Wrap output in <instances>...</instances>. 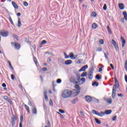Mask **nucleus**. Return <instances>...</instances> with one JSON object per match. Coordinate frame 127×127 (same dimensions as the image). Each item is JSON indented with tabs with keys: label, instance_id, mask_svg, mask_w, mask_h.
<instances>
[{
	"label": "nucleus",
	"instance_id": "nucleus-1",
	"mask_svg": "<svg viewBox=\"0 0 127 127\" xmlns=\"http://www.w3.org/2000/svg\"><path fill=\"white\" fill-rule=\"evenodd\" d=\"M80 94V91L76 90L73 91H71L70 90H64L62 93V97L64 99H67V98H70V97H76L77 95Z\"/></svg>",
	"mask_w": 127,
	"mask_h": 127
},
{
	"label": "nucleus",
	"instance_id": "nucleus-2",
	"mask_svg": "<svg viewBox=\"0 0 127 127\" xmlns=\"http://www.w3.org/2000/svg\"><path fill=\"white\" fill-rule=\"evenodd\" d=\"M92 113L93 114V115H96L97 116H99V117H104L105 115H110V114L112 113V110H106L104 112H101L100 113L95 110H92Z\"/></svg>",
	"mask_w": 127,
	"mask_h": 127
},
{
	"label": "nucleus",
	"instance_id": "nucleus-3",
	"mask_svg": "<svg viewBox=\"0 0 127 127\" xmlns=\"http://www.w3.org/2000/svg\"><path fill=\"white\" fill-rule=\"evenodd\" d=\"M80 76H71L69 78V81L73 84L80 83Z\"/></svg>",
	"mask_w": 127,
	"mask_h": 127
},
{
	"label": "nucleus",
	"instance_id": "nucleus-4",
	"mask_svg": "<svg viewBox=\"0 0 127 127\" xmlns=\"http://www.w3.org/2000/svg\"><path fill=\"white\" fill-rule=\"evenodd\" d=\"M112 44H113L116 50L117 51H119V46L118 45V44H117V42H116V41L113 39L112 40Z\"/></svg>",
	"mask_w": 127,
	"mask_h": 127
},
{
	"label": "nucleus",
	"instance_id": "nucleus-5",
	"mask_svg": "<svg viewBox=\"0 0 127 127\" xmlns=\"http://www.w3.org/2000/svg\"><path fill=\"white\" fill-rule=\"evenodd\" d=\"M0 34L3 37H7V36H8V32L7 31L0 32Z\"/></svg>",
	"mask_w": 127,
	"mask_h": 127
},
{
	"label": "nucleus",
	"instance_id": "nucleus-6",
	"mask_svg": "<svg viewBox=\"0 0 127 127\" xmlns=\"http://www.w3.org/2000/svg\"><path fill=\"white\" fill-rule=\"evenodd\" d=\"M3 99L5 100L10 105H12V101H11V100H10L8 96H3Z\"/></svg>",
	"mask_w": 127,
	"mask_h": 127
},
{
	"label": "nucleus",
	"instance_id": "nucleus-7",
	"mask_svg": "<svg viewBox=\"0 0 127 127\" xmlns=\"http://www.w3.org/2000/svg\"><path fill=\"white\" fill-rule=\"evenodd\" d=\"M115 85L113 86V89L116 90V89L119 88V82L117 80V78L115 77Z\"/></svg>",
	"mask_w": 127,
	"mask_h": 127
},
{
	"label": "nucleus",
	"instance_id": "nucleus-8",
	"mask_svg": "<svg viewBox=\"0 0 127 127\" xmlns=\"http://www.w3.org/2000/svg\"><path fill=\"white\" fill-rule=\"evenodd\" d=\"M17 119L15 116H14L11 118V124H12V127H14V126H15V121H16Z\"/></svg>",
	"mask_w": 127,
	"mask_h": 127
},
{
	"label": "nucleus",
	"instance_id": "nucleus-9",
	"mask_svg": "<svg viewBox=\"0 0 127 127\" xmlns=\"http://www.w3.org/2000/svg\"><path fill=\"white\" fill-rule=\"evenodd\" d=\"M88 77L89 80H92V79H93V71L92 70L89 71Z\"/></svg>",
	"mask_w": 127,
	"mask_h": 127
},
{
	"label": "nucleus",
	"instance_id": "nucleus-10",
	"mask_svg": "<svg viewBox=\"0 0 127 127\" xmlns=\"http://www.w3.org/2000/svg\"><path fill=\"white\" fill-rule=\"evenodd\" d=\"M88 68V65H85L82 66L79 70V72H81V71H86V69Z\"/></svg>",
	"mask_w": 127,
	"mask_h": 127
},
{
	"label": "nucleus",
	"instance_id": "nucleus-11",
	"mask_svg": "<svg viewBox=\"0 0 127 127\" xmlns=\"http://www.w3.org/2000/svg\"><path fill=\"white\" fill-rule=\"evenodd\" d=\"M85 100L87 103H91L92 102V98L89 96H85Z\"/></svg>",
	"mask_w": 127,
	"mask_h": 127
},
{
	"label": "nucleus",
	"instance_id": "nucleus-12",
	"mask_svg": "<svg viewBox=\"0 0 127 127\" xmlns=\"http://www.w3.org/2000/svg\"><path fill=\"white\" fill-rule=\"evenodd\" d=\"M118 6L120 9L123 10V9H125V5L123 3H120L118 4Z\"/></svg>",
	"mask_w": 127,
	"mask_h": 127
},
{
	"label": "nucleus",
	"instance_id": "nucleus-13",
	"mask_svg": "<svg viewBox=\"0 0 127 127\" xmlns=\"http://www.w3.org/2000/svg\"><path fill=\"white\" fill-rule=\"evenodd\" d=\"M72 60H66L64 62V64L65 65H70L72 64Z\"/></svg>",
	"mask_w": 127,
	"mask_h": 127
},
{
	"label": "nucleus",
	"instance_id": "nucleus-14",
	"mask_svg": "<svg viewBox=\"0 0 127 127\" xmlns=\"http://www.w3.org/2000/svg\"><path fill=\"white\" fill-rule=\"evenodd\" d=\"M121 39L122 42V47H124L125 45H126V40L123 37H121Z\"/></svg>",
	"mask_w": 127,
	"mask_h": 127
},
{
	"label": "nucleus",
	"instance_id": "nucleus-15",
	"mask_svg": "<svg viewBox=\"0 0 127 127\" xmlns=\"http://www.w3.org/2000/svg\"><path fill=\"white\" fill-rule=\"evenodd\" d=\"M116 89H113L112 94L113 99H115V98H116Z\"/></svg>",
	"mask_w": 127,
	"mask_h": 127
},
{
	"label": "nucleus",
	"instance_id": "nucleus-16",
	"mask_svg": "<svg viewBox=\"0 0 127 127\" xmlns=\"http://www.w3.org/2000/svg\"><path fill=\"white\" fill-rule=\"evenodd\" d=\"M15 44V49H19L20 48V44H15V43H13Z\"/></svg>",
	"mask_w": 127,
	"mask_h": 127
},
{
	"label": "nucleus",
	"instance_id": "nucleus-17",
	"mask_svg": "<svg viewBox=\"0 0 127 127\" xmlns=\"http://www.w3.org/2000/svg\"><path fill=\"white\" fill-rule=\"evenodd\" d=\"M105 101L106 102H107V103H108V104H112V103L113 102V101L112 100V98L105 99Z\"/></svg>",
	"mask_w": 127,
	"mask_h": 127
},
{
	"label": "nucleus",
	"instance_id": "nucleus-18",
	"mask_svg": "<svg viewBox=\"0 0 127 127\" xmlns=\"http://www.w3.org/2000/svg\"><path fill=\"white\" fill-rule=\"evenodd\" d=\"M12 4L13 6L14 7V8H16V9H17V8H18V5L15 3V2H13V1L12 2Z\"/></svg>",
	"mask_w": 127,
	"mask_h": 127
},
{
	"label": "nucleus",
	"instance_id": "nucleus-19",
	"mask_svg": "<svg viewBox=\"0 0 127 127\" xmlns=\"http://www.w3.org/2000/svg\"><path fill=\"white\" fill-rule=\"evenodd\" d=\"M32 113L34 115H36V114H37V110L36 109V108L35 107H34L32 109Z\"/></svg>",
	"mask_w": 127,
	"mask_h": 127
},
{
	"label": "nucleus",
	"instance_id": "nucleus-20",
	"mask_svg": "<svg viewBox=\"0 0 127 127\" xmlns=\"http://www.w3.org/2000/svg\"><path fill=\"white\" fill-rule=\"evenodd\" d=\"M21 26V21L19 17L18 18V27H20Z\"/></svg>",
	"mask_w": 127,
	"mask_h": 127
},
{
	"label": "nucleus",
	"instance_id": "nucleus-21",
	"mask_svg": "<svg viewBox=\"0 0 127 127\" xmlns=\"http://www.w3.org/2000/svg\"><path fill=\"white\" fill-rule=\"evenodd\" d=\"M98 27V25L96 24L95 23H93L92 25V29H96Z\"/></svg>",
	"mask_w": 127,
	"mask_h": 127
},
{
	"label": "nucleus",
	"instance_id": "nucleus-22",
	"mask_svg": "<svg viewBox=\"0 0 127 127\" xmlns=\"http://www.w3.org/2000/svg\"><path fill=\"white\" fill-rule=\"evenodd\" d=\"M24 106H25L26 110L28 112V113L29 114H30V110H29V107L28 106H27V105H25Z\"/></svg>",
	"mask_w": 127,
	"mask_h": 127
},
{
	"label": "nucleus",
	"instance_id": "nucleus-23",
	"mask_svg": "<svg viewBox=\"0 0 127 127\" xmlns=\"http://www.w3.org/2000/svg\"><path fill=\"white\" fill-rule=\"evenodd\" d=\"M123 15L124 16V18L126 20H127V12L125 11L123 13Z\"/></svg>",
	"mask_w": 127,
	"mask_h": 127
},
{
	"label": "nucleus",
	"instance_id": "nucleus-24",
	"mask_svg": "<svg viewBox=\"0 0 127 127\" xmlns=\"http://www.w3.org/2000/svg\"><path fill=\"white\" fill-rule=\"evenodd\" d=\"M74 87L76 89V90H76L77 92H78V91H79L80 92V90L81 88H80V86H79V85L78 84H76L74 86Z\"/></svg>",
	"mask_w": 127,
	"mask_h": 127
},
{
	"label": "nucleus",
	"instance_id": "nucleus-25",
	"mask_svg": "<svg viewBox=\"0 0 127 127\" xmlns=\"http://www.w3.org/2000/svg\"><path fill=\"white\" fill-rule=\"evenodd\" d=\"M107 30L109 33V34H112V30H111V28H110V26L107 25Z\"/></svg>",
	"mask_w": 127,
	"mask_h": 127
},
{
	"label": "nucleus",
	"instance_id": "nucleus-26",
	"mask_svg": "<svg viewBox=\"0 0 127 127\" xmlns=\"http://www.w3.org/2000/svg\"><path fill=\"white\" fill-rule=\"evenodd\" d=\"M95 121L96 123V124H98V125H101V124H102V123L99 120V119L95 118Z\"/></svg>",
	"mask_w": 127,
	"mask_h": 127
},
{
	"label": "nucleus",
	"instance_id": "nucleus-27",
	"mask_svg": "<svg viewBox=\"0 0 127 127\" xmlns=\"http://www.w3.org/2000/svg\"><path fill=\"white\" fill-rule=\"evenodd\" d=\"M44 95L45 96V100H48V97H47V92L44 91Z\"/></svg>",
	"mask_w": 127,
	"mask_h": 127
},
{
	"label": "nucleus",
	"instance_id": "nucleus-28",
	"mask_svg": "<svg viewBox=\"0 0 127 127\" xmlns=\"http://www.w3.org/2000/svg\"><path fill=\"white\" fill-rule=\"evenodd\" d=\"M95 78L96 79H97V80H101V79H102V78L100 76V74H99L96 75Z\"/></svg>",
	"mask_w": 127,
	"mask_h": 127
},
{
	"label": "nucleus",
	"instance_id": "nucleus-29",
	"mask_svg": "<svg viewBox=\"0 0 127 127\" xmlns=\"http://www.w3.org/2000/svg\"><path fill=\"white\" fill-rule=\"evenodd\" d=\"M75 56H74V54L73 53H70L69 54V57H70V58H74V57Z\"/></svg>",
	"mask_w": 127,
	"mask_h": 127
},
{
	"label": "nucleus",
	"instance_id": "nucleus-30",
	"mask_svg": "<svg viewBox=\"0 0 127 127\" xmlns=\"http://www.w3.org/2000/svg\"><path fill=\"white\" fill-rule=\"evenodd\" d=\"M47 43V41L46 40H43L41 43V45H44V44H46Z\"/></svg>",
	"mask_w": 127,
	"mask_h": 127
},
{
	"label": "nucleus",
	"instance_id": "nucleus-31",
	"mask_svg": "<svg viewBox=\"0 0 127 127\" xmlns=\"http://www.w3.org/2000/svg\"><path fill=\"white\" fill-rule=\"evenodd\" d=\"M8 64H9V67H10L11 69L13 70V67H12V65H11V63H10V61H8Z\"/></svg>",
	"mask_w": 127,
	"mask_h": 127
},
{
	"label": "nucleus",
	"instance_id": "nucleus-32",
	"mask_svg": "<svg viewBox=\"0 0 127 127\" xmlns=\"http://www.w3.org/2000/svg\"><path fill=\"white\" fill-rule=\"evenodd\" d=\"M86 76H87V72H83L81 75V77H86Z\"/></svg>",
	"mask_w": 127,
	"mask_h": 127
},
{
	"label": "nucleus",
	"instance_id": "nucleus-33",
	"mask_svg": "<svg viewBox=\"0 0 127 127\" xmlns=\"http://www.w3.org/2000/svg\"><path fill=\"white\" fill-rule=\"evenodd\" d=\"M91 16H94V17H96L97 16V14H96V12L94 11H93L91 13Z\"/></svg>",
	"mask_w": 127,
	"mask_h": 127
},
{
	"label": "nucleus",
	"instance_id": "nucleus-34",
	"mask_svg": "<svg viewBox=\"0 0 127 127\" xmlns=\"http://www.w3.org/2000/svg\"><path fill=\"white\" fill-rule=\"evenodd\" d=\"M49 104L51 107H53V101L52 99H50Z\"/></svg>",
	"mask_w": 127,
	"mask_h": 127
},
{
	"label": "nucleus",
	"instance_id": "nucleus-35",
	"mask_svg": "<svg viewBox=\"0 0 127 127\" xmlns=\"http://www.w3.org/2000/svg\"><path fill=\"white\" fill-rule=\"evenodd\" d=\"M92 86H99V82L95 81L92 83Z\"/></svg>",
	"mask_w": 127,
	"mask_h": 127
},
{
	"label": "nucleus",
	"instance_id": "nucleus-36",
	"mask_svg": "<svg viewBox=\"0 0 127 127\" xmlns=\"http://www.w3.org/2000/svg\"><path fill=\"white\" fill-rule=\"evenodd\" d=\"M9 21L10 22V23H11V24L12 25H13V21H12V19H11V17H9Z\"/></svg>",
	"mask_w": 127,
	"mask_h": 127
},
{
	"label": "nucleus",
	"instance_id": "nucleus-37",
	"mask_svg": "<svg viewBox=\"0 0 127 127\" xmlns=\"http://www.w3.org/2000/svg\"><path fill=\"white\" fill-rule=\"evenodd\" d=\"M117 116H113L112 117V121H113V122H115V121H116V120H117Z\"/></svg>",
	"mask_w": 127,
	"mask_h": 127
},
{
	"label": "nucleus",
	"instance_id": "nucleus-38",
	"mask_svg": "<svg viewBox=\"0 0 127 127\" xmlns=\"http://www.w3.org/2000/svg\"><path fill=\"white\" fill-rule=\"evenodd\" d=\"M20 123H23V116L21 115L20 117Z\"/></svg>",
	"mask_w": 127,
	"mask_h": 127
},
{
	"label": "nucleus",
	"instance_id": "nucleus-39",
	"mask_svg": "<svg viewBox=\"0 0 127 127\" xmlns=\"http://www.w3.org/2000/svg\"><path fill=\"white\" fill-rule=\"evenodd\" d=\"M125 70L127 71V60L125 62Z\"/></svg>",
	"mask_w": 127,
	"mask_h": 127
},
{
	"label": "nucleus",
	"instance_id": "nucleus-40",
	"mask_svg": "<svg viewBox=\"0 0 127 127\" xmlns=\"http://www.w3.org/2000/svg\"><path fill=\"white\" fill-rule=\"evenodd\" d=\"M64 58L65 59H68V58H69V56H68L66 54V53H64Z\"/></svg>",
	"mask_w": 127,
	"mask_h": 127
},
{
	"label": "nucleus",
	"instance_id": "nucleus-41",
	"mask_svg": "<svg viewBox=\"0 0 127 127\" xmlns=\"http://www.w3.org/2000/svg\"><path fill=\"white\" fill-rule=\"evenodd\" d=\"M80 81L85 83V82H86V78H85V77H82L80 79Z\"/></svg>",
	"mask_w": 127,
	"mask_h": 127
},
{
	"label": "nucleus",
	"instance_id": "nucleus-42",
	"mask_svg": "<svg viewBox=\"0 0 127 127\" xmlns=\"http://www.w3.org/2000/svg\"><path fill=\"white\" fill-rule=\"evenodd\" d=\"M59 112H60V113H61V114H65V111H64V110L62 109H59Z\"/></svg>",
	"mask_w": 127,
	"mask_h": 127
},
{
	"label": "nucleus",
	"instance_id": "nucleus-43",
	"mask_svg": "<svg viewBox=\"0 0 127 127\" xmlns=\"http://www.w3.org/2000/svg\"><path fill=\"white\" fill-rule=\"evenodd\" d=\"M45 127H51V124H50V122L48 121V126H46Z\"/></svg>",
	"mask_w": 127,
	"mask_h": 127
},
{
	"label": "nucleus",
	"instance_id": "nucleus-44",
	"mask_svg": "<svg viewBox=\"0 0 127 127\" xmlns=\"http://www.w3.org/2000/svg\"><path fill=\"white\" fill-rule=\"evenodd\" d=\"M23 4H24V6H28V3H27V2H26V1H24Z\"/></svg>",
	"mask_w": 127,
	"mask_h": 127
},
{
	"label": "nucleus",
	"instance_id": "nucleus-45",
	"mask_svg": "<svg viewBox=\"0 0 127 127\" xmlns=\"http://www.w3.org/2000/svg\"><path fill=\"white\" fill-rule=\"evenodd\" d=\"M58 115H60V118H61V119H64V116L62 115V114H61L60 113H59V112H58Z\"/></svg>",
	"mask_w": 127,
	"mask_h": 127
},
{
	"label": "nucleus",
	"instance_id": "nucleus-46",
	"mask_svg": "<svg viewBox=\"0 0 127 127\" xmlns=\"http://www.w3.org/2000/svg\"><path fill=\"white\" fill-rule=\"evenodd\" d=\"M103 9L104 10H107V4H104Z\"/></svg>",
	"mask_w": 127,
	"mask_h": 127
},
{
	"label": "nucleus",
	"instance_id": "nucleus-47",
	"mask_svg": "<svg viewBox=\"0 0 127 127\" xmlns=\"http://www.w3.org/2000/svg\"><path fill=\"white\" fill-rule=\"evenodd\" d=\"M99 42L102 45L104 44V40H103V39H100Z\"/></svg>",
	"mask_w": 127,
	"mask_h": 127
},
{
	"label": "nucleus",
	"instance_id": "nucleus-48",
	"mask_svg": "<svg viewBox=\"0 0 127 127\" xmlns=\"http://www.w3.org/2000/svg\"><path fill=\"white\" fill-rule=\"evenodd\" d=\"M62 81V80L61 79H58L57 80V83H58V84H60V83H61Z\"/></svg>",
	"mask_w": 127,
	"mask_h": 127
},
{
	"label": "nucleus",
	"instance_id": "nucleus-49",
	"mask_svg": "<svg viewBox=\"0 0 127 127\" xmlns=\"http://www.w3.org/2000/svg\"><path fill=\"white\" fill-rule=\"evenodd\" d=\"M33 60H34V61L35 64H37V60H36V58L34 57Z\"/></svg>",
	"mask_w": 127,
	"mask_h": 127
},
{
	"label": "nucleus",
	"instance_id": "nucleus-50",
	"mask_svg": "<svg viewBox=\"0 0 127 127\" xmlns=\"http://www.w3.org/2000/svg\"><path fill=\"white\" fill-rule=\"evenodd\" d=\"M96 51H98L99 52H101L102 51V48H98L96 50Z\"/></svg>",
	"mask_w": 127,
	"mask_h": 127
},
{
	"label": "nucleus",
	"instance_id": "nucleus-51",
	"mask_svg": "<svg viewBox=\"0 0 127 127\" xmlns=\"http://www.w3.org/2000/svg\"><path fill=\"white\" fill-rule=\"evenodd\" d=\"M117 95H118V97H124V95H123L122 93H121V94L118 93V94H117Z\"/></svg>",
	"mask_w": 127,
	"mask_h": 127
},
{
	"label": "nucleus",
	"instance_id": "nucleus-52",
	"mask_svg": "<svg viewBox=\"0 0 127 127\" xmlns=\"http://www.w3.org/2000/svg\"><path fill=\"white\" fill-rule=\"evenodd\" d=\"M42 71H47V68H46V67H43V68H42Z\"/></svg>",
	"mask_w": 127,
	"mask_h": 127
},
{
	"label": "nucleus",
	"instance_id": "nucleus-53",
	"mask_svg": "<svg viewBox=\"0 0 127 127\" xmlns=\"http://www.w3.org/2000/svg\"><path fill=\"white\" fill-rule=\"evenodd\" d=\"M80 114L82 117H84V116H85V115L84 114V113H83V112L82 111L80 112Z\"/></svg>",
	"mask_w": 127,
	"mask_h": 127
},
{
	"label": "nucleus",
	"instance_id": "nucleus-54",
	"mask_svg": "<svg viewBox=\"0 0 127 127\" xmlns=\"http://www.w3.org/2000/svg\"><path fill=\"white\" fill-rule=\"evenodd\" d=\"M11 79L14 80V75H13V74L11 75Z\"/></svg>",
	"mask_w": 127,
	"mask_h": 127
},
{
	"label": "nucleus",
	"instance_id": "nucleus-55",
	"mask_svg": "<svg viewBox=\"0 0 127 127\" xmlns=\"http://www.w3.org/2000/svg\"><path fill=\"white\" fill-rule=\"evenodd\" d=\"M2 87H3L4 88H5V87H6V85L5 84V83H3L2 84Z\"/></svg>",
	"mask_w": 127,
	"mask_h": 127
},
{
	"label": "nucleus",
	"instance_id": "nucleus-56",
	"mask_svg": "<svg viewBox=\"0 0 127 127\" xmlns=\"http://www.w3.org/2000/svg\"><path fill=\"white\" fill-rule=\"evenodd\" d=\"M110 66L112 68V69H113V70H114L115 69V67H114V65H113V64H110Z\"/></svg>",
	"mask_w": 127,
	"mask_h": 127
},
{
	"label": "nucleus",
	"instance_id": "nucleus-57",
	"mask_svg": "<svg viewBox=\"0 0 127 127\" xmlns=\"http://www.w3.org/2000/svg\"><path fill=\"white\" fill-rule=\"evenodd\" d=\"M125 79L126 82H127V75H126L125 76Z\"/></svg>",
	"mask_w": 127,
	"mask_h": 127
},
{
	"label": "nucleus",
	"instance_id": "nucleus-58",
	"mask_svg": "<svg viewBox=\"0 0 127 127\" xmlns=\"http://www.w3.org/2000/svg\"><path fill=\"white\" fill-rule=\"evenodd\" d=\"M40 78L42 81V82H43V77H42V75H40Z\"/></svg>",
	"mask_w": 127,
	"mask_h": 127
},
{
	"label": "nucleus",
	"instance_id": "nucleus-59",
	"mask_svg": "<svg viewBox=\"0 0 127 127\" xmlns=\"http://www.w3.org/2000/svg\"><path fill=\"white\" fill-rule=\"evenodd\" d=\"M13 38H16V39H17V35H13Z\"/></svg>",
	"mask_w": 127,
	"mask_h": 127
},
{
	"label": "nucleus",
	"instance_id": "nucleus-60",
	"mask_svg": "<svg viewBox=\"0 0 127 127\" xmlns=\"http://www.w3.org/2000/svg\"><path fill=\"white\" fill-rule=\"evenodd\" d=\"M105 57L106 59H108V56L106 54V53H104Z\"/></svg>",
	"mask_w": 127,
	"mask_h": 127
},
{
	"label": "nucleus",
	"instance_id": "nucleus-61",
	"mask_svg": "<svg viewBox=\"0 0 127 127\" xmlns=\"http://www.w3.org/2000/svg\"><path fill=\"white\" fill-rule=\"evenodd\" d=\"M17 16H20L21 15V14L20 13V12H18L17 14Z\"/></svg>",
	"mask_w": 127,
	"mask_h": 127
},
{
	"label": "nucleus",
	"instance_id": "nucleus-62",
	"mask_svg": "<svg viewBox=\"0 0 127 127\" xmlns=\"http://www.w3.org/2000/svg\"><path fill=\"white\" fill-rule=\"evenodd\" d=\"M103 71V69H102V67H100L99 69V72H102Z\"/></svg>",
	"mask_w": 127,
	"mask_h": 127
},
{
	"label": "nucleus",
	"instance_id": "nucleus-63",
	"mask_svg": "<svg viewBox=\"0 0 127 127\" xmlns=\"http://www.w3.org/2000/svg\"><path fill=\"white\" fill-rule=\"evenodd\" d=\"M19 127H22V123L20 122Z\"/></svg>",
	"mask_w": 127,
	"mask_h": 127
},
{
	"label": "nucleus",
	"instance_id": "nucleus-64",
	"mask_svg": "<svg viewBox=\"0 0 127 127\" xmlns=\"http://www.w3.org/2000/svg\"><path fill=\"white\" fill-rule=\"evenodd\" d=\"M95 102L96 103H99V100L98 99H95Z\"/></svg>",
	"mask_w": 127,
	"mask_h": 127
}]
</instances>
